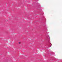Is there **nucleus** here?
<instances>
[{
  "mask_svg": "<svg viewBox=\"0 0 62 62\" xmlns=\"http://www.w3.org/2000/svg\"><path fill=\"white\" fill-rule=\"evenodd\" d=\"M18 43H19V44H21V42H18Z\"/></svg>",
  "mask_w": 62,
  "mask_h": 62,
  "instance_id": "1",
  "label": "nucleus"
}]
</instances>
